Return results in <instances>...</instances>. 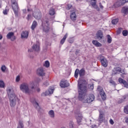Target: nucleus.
<instances>
[{
  "mask_svg": "<svg viewBox=\"0 0 128 128\" xmlns=\"http://www.w3.org/2000/svg\"><path fill=\"white\" fill-rule=\"evenodd\" d=\"M82 80H80L78 84L79 96L78 99L84 104H90L94 100V96L91 94L86 96V86L84 84H80Z\"/></svg>",
  "mask_w": 128,
  "mask_h": 128,
  "instance_id": "1",
  "label": "nucleus"
},
{
  "mask_svg": "<svg viewBox=\"0 0 128 128\" xmlns=\"http://www.w3.org/2000/svg\"><path fill=\"white\" fill-rule=\"evenodd\" d=\"M29 86L30 87L28 88V84L26 83H23L20 86V90L23 92H25L27 94H32L34 92H40V88H36V82H32L29 84Z\"/></svg>",
  "mask_w": 128,
  "mask_h": 128,
  "instance_id": "2",
  "label": "nucleus"
},
{
  "mask_svg": "<svg viewBox=\"0 0 128 128\" xmlns=\"http://www.w3.org/2000/svg\"><path fill=\"white\" fill-rule=\"evenodd\" d=\"M7 92L8 96L10 98V106H14L16 104V94L12 92V90L10 88L7 89Z\"/></svg>",
  "mask_w": 128,
  "mask_h": 128,
  "instance_id": "3",
  "label": "nucleus"
},
{
  "mask_svg": "<svg viewBox=\"0 0 128 128\" xmlns=\"http://www.w3.org/2000/svg\"><path fill=\"white\" fill-rule=\"evenodd\" d=\"M98 58H99L100 60V62L101 65L104 68H107L108 64V62L106 58L104 57V56H102V55H100L98 56Z\"/></svg>",
  "mask_w": 128,
  "mask_h": 128,
  "instance_id": "4",
  "label": "nucleus"
},
{
  "mask_svg": "<svg viewBox=\"0 0 128 128\" xmlns=\"http://www.w3.org/2000/svg\"><path fill=\"white\" fill-rule=\"evenodd\" d=\"M106 120V118L104 117V112L102 110L99 111V116L98 118V122L100 124L104 122Z\"/></svg>",
  "mask_w": 128,
  "mask_h": 128,
  "instance_id": "5",
  "label": "nucleus"
},
{
  "mask_svg": "<svg viewBox=\"0 0 128 128\" xmlns=\"http://www.w3.org/2000/svg\"><path fill=\"white\" fill-rule=\"evenodd\" d=\"M76 118L77 120L78 124L80 126V122H82V112H78L76 114Z\"/></svg>",
  "mask_w": 128,
  "mask_h": 128,
  "instance_id": "6",
  "label": "nucleus"
},
{
  "mask_svg": "<svg viewBox=\"0 0 128 128\" xmlns=\"http://www.w3.org/2000/svg\"><path fill=\"white\" fill-rule=\"evenodd\" d=\"M60 86L64 88H68V86H70V84L68 82L67 80H62L60 82Z\"/></svg>",
  "mask_w": 128,
  "mask_h": 128,
  "instance_id": "7",
  "label": "nucleus"
},
{
  "mask_svg": "<svg viewBox=\"0 0 128 128\" xmlns=\"http://www.w3.org/2000/svg\"><path fill=\"white\" fill-rule=\"evenodd\" d=\"M118 82H120V84H124V88H128V82L126 80L122 78H119Z\"/></svg>",
  "mask_w": 128,
  "mask_h": 128,
  "instance_id": "8",
  "label": "nucleus"
},
{
  "mask_svg": "<svg viewBox=\"0 0 128 128\" xmlns=\"http://www.w3.org/2000/svg\"><path fill=\"white\" fill-rule=\"evenodd\" d=\"M36 74L38 76H44L46 74V73L44 71V68H38L37 70Z\"/></svg>",
  "mask_w": 128,
  "mask_h": 128,
  "instance_id": "9",
  "label": "nucleus"
},
{
  "mask_svg": "<svg viewBox=\"0 0 128 128\" xmlns=\"http://www.w3.org/2000/svg\"><path fill=\"white\" fill-rule=\"evenodd\" d=\"M126 2H128V0H118V1L116 3L115 6H124Z\"/></svg>",
  "mask_w": 128,
  "mask_h": 128,
  "instance_id": "10",
  "label": "nucleus"
},
{
  "mask_svg": "<svg viewBox=\"0 0 128 128\" xmlns=\"http://www.w3.org/2000/svg\"><path fill=\"white\" fill-rule=\"evenodd\" d=\"M6 38L8 39H11V40L14 41V40H16V36L14 35V32H9Z\"/></svg>",
  "mask_w": 128,
  "mask_h": 128,
  "instance_id": "11",
  "label": "nucleus"
},
{
  "mask_svg": "<svg viewBox=\"0 0 128 128\" xmlns=\"http://www.w3.org/2000/svg\"><path fill=\"white\" fill-rule=\"evenodd\" d=\"M32 50L34 52H39L40 50V42H36V44H34L32 46Z\"/></svg>",
  "mask_w": 128,
  "mask_h": 128,
  "instance_id": "12",
  "label": "nucleus"
},
{
  "mask_svg": "<svg viewBox=\"0 0 128 128\" xmlns=\"http://www.w3.org/2000/svg\"><path fill=\"white\" fill-rule=\"evenodd\" d=\"M76 12H72L70 14V20L74 22L76 20Z\"/></svg>",
  "mask_w": 128,
  "mask_h": 128,
  "instance_id": "13",
  "label": "nucleus"
},
{
  "mask_svg": "<svg viewBox=\"0 0 128 128\" xmlns=\"http://www.w3.org/2000/svg\"><path fill=\"white\" fill-rule=\"evenodd\" d=\"M12 8H13L14 14H16V10L18 9V3L14 2L12 4Z\"/></svg>",
  "mask_w": 128,
  "mask_h": 128,
  "instance_id": "14",
  "label": "nucleus"
},
{
  "mask_svg": "<svg viewBox=\"0 0 128 128\" xmlns=\"http://www.w3.org/2000/svg\"><path fill=\"white\" fill-rule=\"evenodd\" d=\"M22 38H27L28 36V31L23 32L21 34Z\"/></svg>",
  "mask_w": 128,
  "mask_h": 128,
  "instance_id": "15",
  "label": "nucleus"
},
{
  "mask_svg": "<svg viewBox=\"0 0 128 128\" xmlns=\"http://www.w3.org/2000/svg\"><path fill=\"white\" fill-rule=\"evenodd\" d=\"M96 0H92L91 2V6L96 8V10H98V7L96 5Z\"/></svg>",
  "mask_w": 128,
  "mask_h": 128,
  "instance_id": "16",
  "label": "nucleus"
},
{
  "mask_svg": "<svg viewBox=\"0 0 128 128\" xmlns=\"http://www.w3.org/2000/svg\"><path fill=\"white\" fill-rule=\"evenodd\" d=\"M96 38H100V40L102 38V31L98 32L96 34Z\"/></svg>",
  "mask_w": 128,
  "mask_h": 128,
  "instance_id": "17",
  "label": "nucleus"
},
{
  "mask_svg": "<svg viewBox=\"0 0 128 128\" xmlns=\"http://www.w3.org/2000/svg\"><path fill=\"white\" fill-rule=\"evenodd\" d=\"M92 42L93 44H94V46L97 47L100 46H102V44L100 43L96 40H93Z\"/></svg>",
  "mask_w": 128,
  "mask_h": 128,
  "instance_id": "18",
  "label": "nucleus"
},
{
  "mask_svg": "<svg viewBox=\"0 0 128 128\" xmlns=\"http://www.w3.org/2000/svg\"><path fill=\"white\" fill-rule=\"evenodd\" d=\"M66 38H68V34H66L63 38L60 40L61 44H64V42H66Z\"/></svg>",
  "mask_w": 128,
  "mask_h": 128,
  "instance_id": "19",
  "label": "nucleus"
},
{
  "mask_svg": "<svg viewBox=\"0 0 128 128\" xmlns=\"http://www.w3.org/2000/svg\"><path fill=\"white\" fill-rule=\"evenodd\" d=\"M49 14H50V16H54V14H56V11L54 10V8H50L49 11Z\"/></svg>",
  "mask_w": 128,
  "mask_h": 128,
  "instance_id": "20",
  "label": "nucleus"
},
{
  "mask_svg": "<svg viewBox=\"0 0 128 128\" xmlns=\"http://www.w3.org/2000/svg\"><path fill=\"white\" fill-rule=\"evenodd\" d=\"M100 95L103 100H106V92H103L100 93Z\"/></svg>",
  "mask_w": 128,
  "mask_h": 128,
  "instance_id": "21",
  "label": "nucleus"
},
{
  "mask_svg": "<svg viewBox=\"0 0 128 128\" xmlns=\"http://www.w3.org/2000/svg\"><path fill=\"white\" fill-rule=\"evenodd\" d=\"M36 26H38V22L36 21H34L32 24L31 26L32 30H34V28H36Z\"/></svg>",
  "mask_w": 128,
  "mask_h": 128,
  "instance_id": "22",
  "label": "nucleus"
},
{
  "mask_svg": "<svg viewBox=\"0 0 128 128\" xmlns=\"http://www.w3.org/2000/svg\"><path fill=\"white\" fill-rule=\"evenodd\" d=\"M85 72H86V71L84 70V69H81L79 71L80 76H84Z\"/></svg>",
  "mask_w": 128,
  "mask_h": 128,
  "instance_id": "23",
  "label": "nucleus"
},
{
  "mask_svg": "<svg viewBox=\"0 0 128 128\" xmlns=\"http://www.w3.org/2000/svg\"><path fill=\"white\" fill-rule=\"evenodd\" d=\"M97 90L98 92H99L100 94H102V92H104V88H102V87L101 86H98Z\"/></svg>",
  "mask_w": 128,
  "mask_h": 128,
  "instance_id": "24",
  "label": "nucleus"
},
{
  "mask_svg": "<svg viewBox=\"0 0 128 128\" xmlns=\"http://www.w3.org/2000/svg\"><path fill=\"white\" fill-rule=\"evenodd\" d=\"M114 70L115 72H116L115 74H118V72H121L122 74V68L120 67H116L114 68Z\"/></svg>",
  "mask_w": 128,
  "mask_h": 128,
  "instance_id": "25",
  "label": "nucleus"
},
{
  "mask_svg": "<svg viewBox=\"0 0 128 128\" xmlns=\"http://www.w3.org/2000/svg\"><path fill=\"white\" fill-rule=\"evenodd\" d=\"M30 102H32L34 104V106H36V108H40L38 104V102H36V100H34V101H32V100H31Z\"/></svg>",
  "mask_w": 128,
  "mask_h": 128,
  "instance_id": "26",
  "label": "nucleus"
},
{
  "mask_svg": "<svg viewBox=\"0 0 128 128\" xmlns=\"http://www.w3.org/2000/svg\"><path fill=\"white\" fill-rule=\"evenodd\" d=\"M49 114L50 116V118H54V110H51L49 112Z\"/></svg>",
  "mask_w": 128,
  "mask_h": 128,
  "instance_id": "27",
  "label": "nucleus"
},
{
  "mask_svg": "<svg viewBox=\"0 0 128 128\" xmlns=\"http://www.w3.org/2000/svg\"><path fill=\"white\" fill-rule=\"evenodd\" d=\"M112 24H116L118 22V19L116 18V19H114L112 21Z\"/></svg>",
  "mask_w": 128,
  "mask_h": 128,
  "instance_id": "28",
  "label": "nucleus"
},
{
  "mask_svg": "<svg viewBox=\"0 0 128 128\" xmlns=\"http://www.w3.org/2000/svg\"><path fill=\"white\" fill-rule=\"evenodd\" d=\"M78 72H80V70L78 69H76L74 73V76L76 78H78Z\"/></svg>",
  "mask_w": 128,
  "mask_h": 128,
  "instance_id": "29",
  "label": "nucleus"
},
{
  "mask_svg": "<svg viewBox=\"0 0 128 128\" xmlns=\"http://www.w3.org/2000/svg\"><path fill=\"white\" fill-rule=\"evenodd\" d=\"M124 36H128V31L127 30H124L122 32Z\"/></svg>",
  "mask_w": 128,
  "mask_h": 128,
  "instance_id": "30",
  "label": "nucleus"
},
{
  "mask_svg": "<svg viewBox=\"0 0 128 128\" xmlns=\"http://www.w3.org/2000/svg\"><path fill=\"white\" fill-rule=\"evenodd\" d=\"M124 110L125 114H128V105L124 106Z\"/></svg>",
  "mask_w": 128,
  "mask_h": 128,
  "instance_id": "31",
  "label": "nucleus"
},
{
  "mask_svg": "<svg viewBox=\"0 0 128 128\" xmlns=\"http://www.w3.org/2000/svg\"><path fill=\"white\" fill-rule=\"evenodd\" d=\"M17 128H24V124H22V122L20 121L19 122L18 127Z\"/></svg>",
  "mask_w": 128,
  "mask_h": 128,
  "instance_id": "32",
  "label": "nucleus"
},
{
  "mask_svg": "<svg viewBox=\"0 0 128 128\" xmlns=\"http://www.w3.org/2000/svg\"><path fill=\"white\" fill-rule=\"evenodd\" d=\"M107 37H108V44H110V42H112V37H110V35H108Z\"/></svg>",
  "mask_w": 128,
  "mask_h": 128,
  "instance_id": "33",
  "label": "nucleus"
},
{
  "mask_svg": "<svg viewBox=\"0 0 128 128\" xmlns=\"http://www.w3.org/2000/svg\"><path fill=\"white\" fill-rule=\"evenodd\" d=\"M0 88H4V82L2 80H0Z\"/></svg>",
  "mask_w": 128,
  "mask_h": 128,
  "instance_id": "34",
  "label": "nucleus"
},
{
  "mask_svg": "<svg viewBox=\"0 0 128 128\" xmlns=\"http://www.w3.org/2000/svg\"><path fill=\"white\" fill-rule=\"evenodd\" d=\"M8 10H9L8 8H6L5 10H4L3 11L4 14H8Z\"/></svg>",
  "mask_w": 128,
  "mask_h": 128,
  "instance_id": "35",
  "label": "nucleus"
},
{
  "mask_svg": "<svg viewBox=\"0 0 128 128\" xmlns=\"http://www.w3.org/2000/svg\"><path fill=\"white\" fill-rule=\"evenodd\" d=\"M54 88H49L48 92H49V94H54Z\"/></svg>",
  "mask_w": 128,
  "mask_h": 128,
  "instance_id": "36",
  "label": "nucleus"
},
{
  "mask_svg": "<svg viewBox=\"0 0 128 128\" xmlns=\"http://www.w3.org/2000/svg\"><path fill=\"white\" fill-rule=\"evenodd\" d=\"M122 28H119L116 31L117 34H122Z\"/></svg>",
  "mask_w": 128,
  "mask_h": 128,
  "instance_id": "37",
  "label": "nucleus"
},
{
  "mask_svg": "<svg viewBox=\"0 0 128 128\" xmlns=\"http://www.w3.org/2000/svg\"><path fill=\"white\" fill-rule=\"evenodd\" d=\"M20 75H18L16 77V82H20Z\"/></svg>",
  "mask_w": 128,
  "mask_h": 128,
  "instance_id": "38",
  "label": "nucleus"
},
{
  "mask_svg": "<svg viewBox=\"0 0 128 128\" xmlns=\"http://www.w3.org/2000/svg\"><path fill=\"white\" fill-rule=\"evenodd\" d=\"M6 66H2L1 67V70L3 72H6Z\"/></svg>",
  "mask_w": 128,
  "mask_h": 128,
  "instance_id": "39",
  "label": "nucleus"
},
{
  "mask_svg": "<svg viewBox=\"0 0 128 128\" xmlns=\"http://www.w3.org/2000/svg\"><path fill=\"white\" fill-rule=\"evenodd\" d=\"M44 66H46V68H48V60L46 61Z\"/></svg>",
  "mask_w": 128,
  "mask_h": 128,
  "instance_id": "40",
  "label": "nucleus"
},
{
  "mask_svg": "<svg viewBox=\"0 0 128 128\" xmlns=\"http://www.w3.org/2000/svg\"><path fill=\"white\" fill-rule=\"evenodd\" d=\"M72 8V6L70 4H68L67 5V7H66V8L67 10H70Z\"/></svg>",
  "mask_w": 128,
  "mask_h": 128,
  "instance_id": "41",
  "label": "nucleus"
},
{
  "mask_svg": "<svg viewBox=\"0 0 128 128\" xmlns=\"http://www.w3.org/2000/svg\"><path fill=\"white\" fill-rule=\"evenodd\" d=\"M124 12L126 14L128 12V8H124Z\"/></svg>",
  "mask_w": 128,
  "mask_h": 128,
  "instance_id": "42",
  "label": "nucleus"
},
{
  "mask_svg": "<svg viewBox=\"0 0 128 128\" xmlns=\"http://www.w3.org/2000/svg\"><path fill=\"white\" fill-rule=\"evenodd\" d=\"M110 84H112L113 86H116V84L114 81L112 80H110Z\"/></svg>",
  "mask_w": 128,
  "mask_h": 128,
  "instance_id": "43",
  "label": "nucleus"
},
{
  "mask_svg": "<svg viewBox=\"0 0 128 128\" xmlns=\"http://www.w3.org/2000/svg\"><path fill=\"white\" fill-rule=\"evenodd\" d=\"M48 92H46L42 94V96H48Z\"/></svg>",
  "mask_w": 128,
  "mask_h": 128,
  "instance_id": "44",
  "label": "nucleus"
},
{
  "mask_svg": "<svg viewBox=\"0 0 128 128\" xmlns=\"http://www.w3.org/2000/svg\"><path fill=\"white\" fill-rule=\"evenodd\" d=\"M109 122L110 124H114V120H112V119H110V120H109Z\"/></svg>",
  "mask_w": 128,
  "mask_h": 128,
  "instance_id": "45",
  "label": "nucleus"
},
{
  "mask_svg": "<svg viewBox=\"0 0 128 128\" xmlns=\"http://www.w3.org/2000/svg\"><path fill=\"white\" fill-rule=\"evenodd\" d=\"M70 128H74V122H71L70 124Z\"/></svg>",
  "mask_w": 128,
  "mask_h": 128,
  "instance_id": "46",
  "label": "nucleus"
},
{
  "mask_svg": "<svg viewBox=\"0 0 128 128\" xmlns=\"http://www.w3.org/2000/svg\"><path fill=\"white\" fill-rule=\"evenodd\" d=\"M124 99H120L118 100V104H122V102H124Z\"/></svg>",
  "mask_w": 128,
  "mask_h": 128,
  "instance_id": "47",
  "label": "nucleus"
},
{
  "mask_svg": "<svg viewBox=\"0 0 128 128\" xmlns=\"http://www.w3.org/2000/svg\"><path fill=\"white\" fill-rule=\"evenodd\" d=\"M89 87L91 90H94V85L90 84L89 85Z\"/></svg>",
  "mask_w": 128,
  "mask_h": 128,
  "instance_id": "48",
  "label": "nucleus"
},
{
  "mask_svg": "<svg viewBox=\"0 0 128 128\" xmlns=\"http://www.w3.org/2000/svg\"><path fill=\"white\" fill-rule=\"evenodd\" d=\"M127 96H128V95H126V96H122V98H123L122 100L124 101V100H126V98Z\"/></svg>",
  "mask_w": 128,
  "mask_h": 128,
  "instance_id": "49",
  "label": "nucleus"
},
{
  "mask_svg": "<svg viewBox=\"0 0 128 128\" xmlns=\"http://www.w3.org/2000/svg\"><path fill=\"white\" fill-rule=\"evenodd\" d=\"M100 8H104V6H102V4H100Z\"/></svg>",
  "mask_w": 128,
  "mask_h": 128,
  "instance_id": "50",
  "label": "nucleus"
},
{
  "mask_svg": "<svg viewBox=\"0 0 128 128\" xmlns=\"http://www.w3.org/2000/svg\"><path fill=\"white\" fill-rule=\"evenodd\" d=\"M125 122H126L127 124H128V118H125Z\"/></svg>",
  "mask_w": 128,
  "mask_h": 128,
  "instance_id": "51",
  "label": "nucleus"
},
{
  "mask_svg": "<svg viewBox=\"0 0 128 128\" xmlns=\"http://www.w3.org/2000/svg\"><path fill=\"white\" fill-rule=\"evenodd\" d=\"M2 35L0 34V40H2Z\"/></svg>",
  "mask_w": 128,
  "mask_h": 128,
  "instance_id": "52",
  "label": "nucleus"
},
{
  "mask_svg": "<svg viewBox=\"0 0 128 128\" xmlns=\"http://www.w3.org/2000/svg\"><path fill=\"white\" fill-rule=\"evenodd\" d=\"M44 52H46V48H44Z\"/></svg>",
  "mask_w": 128,
  "mask_h": 128,
  "instance_id": "53",
  "label": "nucleus"
},
{
  "mask_svg": "<svg viewBox=\"0 0 128 128\" xmlns=\"http://www.w3.org/2000/svg\"><path fill=\"white\" fill-rule=\"evenodd\" d=\"M48 29H47V30H46L44 29V31L45 32H48Z\"/></svg>",
  "mask_w": 128,
  "mask_h": 128,
  "instance_id": "54",
  "label": "nucleus"
},
{
  "mask_svg": "<svg viewBox=\"0 0 128 128\" xmlns=\"http://www.w3.org/2000/svg\"><path fill=\"white\" fill-rule=\"evenodd\" d=\"M0 2H1L0 1V8H2V4Z\"/></svg>",
  "mask_w": 128,
  "mask_h": 128,
  "instance_id": "55",
  "label": "nucleus"
},
{
  "mask_svg": "<svg viewBox=\"0 0 128 128\" xmlns=\"http://www.w3.org/2000/svg\"><path fill=\"white\" fill-rule=\"evenodd\" d=\"M83 82H84V84H86V80H84Z\"/></svg>",
  "mask_w": 128,
  "mask_h": 128,
  "instance_id": "56",
  "label": "nucleus"
},
{
  "mask_svg": "<svg viewBox=\"0 0 128 128\" xmlns=\"http://www.w3.org/2000/svg\"><path fill=\"white\" fill-rule=\"evenodd\" d=\"M0 102H2V98H0Z\"/></svg>",
  "mask_w": 128,
  "mask_h": 128,
  "instance_id": "57",
  "label": "nucleus"
},
{
  "mask_svg": "<svg viewBox=\"0 0 128 128\" xmlns=\"http://www.w3.org/2000/svg\"><path fill=\"white\" fill-rule=\"evenodd\" d=\"M30 15H28V18H30Z\"/></svg>",
  "mask_w": 128,
  "mask_h": 128,
  "instance_id": "58",
  "label": "nucleus"
},
{
  "mask_svg": "<svg viewBox=\"0 0 128 128\" xmlns=\"http://www.w3.org/2000/svg\"><path fill=\"white\" fill-rule=\"evenodd\" d=\"M48 66H50V63H48Z\"/></svg>",
  "mask_w": 128,
  "mask_h": 128,
  "instance_id": "59",
  "label": "nucleus"
}]
</instances>
